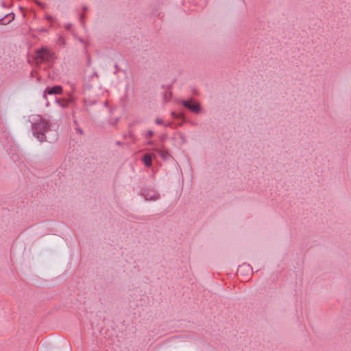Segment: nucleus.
Here are the masks:
<instances>
[{
    "label": "nucleus",
    "instance_id": "nucleus-1",
    "mask_svg": "<svg viewBox=\"0 0 351 351\" xmlns=\"http://www.w3.org/2000/svg\"><path fill=\"white\" fill-rule=\"evenodd\" d=\"M33 58L34 63L36 65L38 66L43 64H45L48 66H51L53 60L54 58L53 53L47 47H43L38 50H36Z\"/></svg>",
    "mask_w": 351,
    "mask_h": 351
},
{
    "label": "nucleus",
    "instance_id": "nucleus-2",
    "mask_svg": "<svg viewBox=\"0 0 351 351\" xmlns=\"http://www.w3.org/2000/svg\"><path fill=\"white\" fill-rule=\"evenodd\" d=\"M32 123L34 125V135L39 140V141H45L46 140L45 133L48 129L47 123L39 116L33 117Z\"/></svg>",
    "mask_w": 351,
    "mask_h": 351
},
{
    "label": "nucleus",
    "instance_id": "nucleus-3",
    "mask_svg": "<svg viewBox=\"0 0 351 351\" xmlns=\"http://www.w3.org/2000/svg\"><path fill=\"white\" fill-rule=\"evenodd\" d=\"M182 104L191 111L198 114L201 108L199 104L193 99L184 100L182 101Z\"/></svg>",
    "mask_w": 351,
    "mask_h": 351
},
{
    "label": "nucleus",
    "instance_id": "nucleus-4",
    "mask_svg": "<svg viewBox=\"0 0 351 351\" xmlns=\"http://www.w3.org/2000/svg\"><path fill=\"white\" fill-rule=\"evenodd\" d=\"M14 19V14L13 13H10L8 14L5 18L0 19V25H7L10 23Z\"/></svg>",
    "mask_w": 351,
    "mask_h": 351
},
{
    "label": "nucleus",
    "instance_id": "nucleus-5",
    "mask_svg": "<svg viewBox=\"0 0 351 351\" xmlns=\"http://www.w3.org/2000/svg\"><path fill=\"white\" fill-rule=\"evenodd\" d=\"M143 162L147 167H150L152 163V156L150 154H145L143 156Z\"/></svg>",
    "mask_w": 351,
    "mask_h": 351
},
{
    "label": "nucleus",
    "instance_id": "nucleus-6",
    "mask_svg": "<svg viewBox=\"0 0 351 351\" xmlns=\"http://www.w3.org/2000/svg\"><path fill=\"white\" fill-rule=\"evenodd\" d=\"M156 151L161 156L163 159H167L169 157V153L166 150L156 149Z\"/></svg>",
    "mask_w": 351,
    "mask_h": 351
},
{
    "label": "nucleus",
    "instance_id": "nucleus-7",
    "mask_svg": "<svg viewBox=\"0 0 351 351\" xmlns=\"http://www.w3.org/2000/svg\"><path fill=\"white\" fill-rule=\"evenodd\" d=\"M62 93V89H47V91L45 93V94L53 95V94H60Z\"/></svg>",
    "mask_w": 351,
    "mask_h": 351
},
{
    "label": "nucleus",
    "instance_id": "nucleus-8",
    "mask_svg": "<svg viewBox=\"0 0 351 351\" xmlns=\"http://www.w3.org/2000/svg\"><path fill=\"white\" fill-rule=\"evenodd\" d=\"M243 269L250 270L249 265H242L238 269V272L241 273Z\"/></svg>",
    "mask_w": 351,
    "mask_h": 351
},
{
    "label": "nucleus",
    "instance_id": "nucleus-9",
    "mask_svg": "<svg viewBox=\"0 0 351 351\" xmlns=\"http://www.w3.org/2000/svg\"><path fill=\"white\" fill-rule=\"evenodd\" d=\"M172 116L176 117V118H180V119H183L184 118V114H176L175 112H172L171 113Z\"/></svg>",
    "mask_w": 351,
    "mask_h": 351
},
{
    "label": "nucleus",
    "instance_id": "nucleus-10",
    "mask_svg": "<svg viewBox=\"0 0 351 351\" xmlns=\"http://www.w3.org/2000/svg\"><path fill=\"white\" fill-rule=\"evenodd\" d=\"M155 122L157 124H162V120L159 119V118H158V119H156Z\"/></svg>",
    "mask_w": 351,
    "mask_h": 351
},
{
    "label": "nucleus",
    "instance_id": "nucleus-11",
    "mask_svg": "<svg viewBox=\"0 0 351 351\" xmlns=\"http://www.w3.org/2000/svg\"><path fill=\"white\" fill-rule=\"evenodd\" d=\"M147 135H148L149 136H152L153 135V132H152V131H148V132H147Z\"/></svg>",
    "mask_w": 351,
    "mask_h": 351
},
{
    "label": "nucleus",
    "instance_id": "nucleus-12",
    "mask_svg": "<svg viewBox=\"0 0 351 351\" xmlns=\"http://www.w3.org/2000/svg\"><path fill=\"white\" fill-rule=\"evenodd\" d=\"M47 19L48 20L51 21V20L52 19V17H51V16H47Z\"/></svg>",
    "mask_w": 351,
    "mask_h": 351
},
{
    "label": "nucleus",
    "instance_id": "nucleus-13",
    "mask_svg": "<svg viewBox=\"0 0 351 351\" xmlns=\"http://www.w3.org/2000/svg\"><path fill=\"white\" fill-rule=\"evenodd\" d=\"M52 88H61V86H53Z\"/></svg>",
    "mask_w": 351,
    "mask_h": 351
}]
</instances>
